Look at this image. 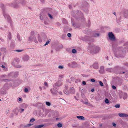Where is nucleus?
<instances>
[{
  "label": "nucleus",
  "instance_id": "59",
  "mask_svg": "<svg viewBox=\"0 0 128 128\" xmlns=\"http://www.w3.org/2000/svg\"><path fill=\"white\" fill-rule=\"evenodd\" d=\"M94 91V89L93 88V89H92L91 90V91L92 92H93Z\"/></svg>",
  "mask_w": 128,
  "mask_h": 128
},
{
  "label": "nucleus",
  "instance_id": "13",
  "mask_svg": "<svg viewBox=\"0 0 128 128\" xmlns=\"http://www.w3.org/2000/svg\"><path fill=\"white\" fill-rule=\"evenodd\" d=\"M100 34L98 33H95L93 34L92 36L94 37H98L99 36Z\"/></svg>",
  "mask_w": 128,
  "mask_h": 128
},
{
  "label": "nucleus",
  "instance_id": "63",
  "mask_svg": "<svg viewBox=\"0 0 128 128\" xmlns=\"http://www.w3.org/2000/svg\"><path fill=\"white\" fill-rule=\"evenodd\" d=\"M126 77H127V78H128V76L127 75V74H126L125 75V76Z\"/></svg>",
  "mask_w": 128,
  "mask_h": 128
},
{
  "label": "nucleus",
  "instance_id": "2",
  "mask_svg": "<svg viewBox=\"0 0 128 128\" xmlns=\"http://www.w3.org/2000/svg\"><path fill=\"white\" fill-rule=\"evenodd\" d=\"M18 3V2L17 1H14L10 3L9 4V6L14 8H18L19 7V6Z\"/></svg>",
  "mask_w": 128,
  "mask_h": 128
},
{
  "label": "nucleus",
  "instance_id": "37",
  "mask_svg": "<svg viewBox=\"0 0 128 128\" xmlns=\"http://www.w3.org/2000/svg\"><path fill=\"white\" fill-rule=\"evenodd\" d=\"M48 16L50 17V18H51L52 19L53 18L52 16L50 14H48Z\"/></svg>",
  "mask_w": 128,
  "mask_h": 128
},
{
  "label": "nucleus",
  "instance_id": "36",
  "mask_svg": "<svg viewBox=\"0 0 128 128\" xmlns=\"http://www.w3.org/2000/svg\"><path fill=\"white\" fill-rule=\"evenodd\" d=\"M58 68L59 69H62L64 68V67L62 66H58Z\"/></svg>",
  "mask_w": 128,
  "mask_h": 128
},
{
  "label": "nucleus",
  "instance_id": "28",
  "mask_svg": "<svg viewBox=\"0 0 128 128\" xmlns=\"http://www.w3.org/2000/svg\"><path fill=\"white\" fill-rule=\"evenodd\" d=\"M46 104L48 106H50L51 105V104L50 102H46Z\"/></svg>",
  "mask_w": 128,
  "mask_h": 128
},
{
  "label": "nucleus",
  "instance_id": "19",
  "mask_svg": "<svg viewBox=\"0 0 128 128\" xmlns=\"http://www.w3.org/2000/svg\"><path fill=\"white\" fill-rule=\"evenodd\" d=\"M106 70L110 72H111L112 71H113V69L112 68H108L106 69Z\"/></svg>",
  "mask_w": 128,
  "mask_h": 128
},
{
  "label": "nucleus",
  "instance_id": "6",
  "mask_svg": "<svg viewBox=\"0 0 128 128\" xmlns=\"http://www.w3.org/2000/svg\"><path fill=\"white\" fill-rule=\"evenodd\" d=\"M2 13L6 19H7L8 21L10 20V16L6 11H4Z\"/></svg>",
  "mask_w": 128,
  "mask_h": 128
},
{
  "label": "nucleus",
  "instance_id": "24",
  "mask_svg": "<svg viewBox=\"0 0 128 128\" xmlns=\"http://www.w3.org/2000/svg\"><path fill=\"white\" fill-rule=\"evenodd\" d=\"M6 50V47H2L1 48V51L2 52H4Z\"/></svg>",
  "mask_w": 128,
  "mask_h": 128
},
{
  "label": "nucleus",
  "instance_id": "18",
  "mask_svg": "<svg viewBox=\"0 0 128 128\" xmlns=\"http://www.w3.org/2000/svg\"><path fill=\"white\" fill-rule=\"evenodd\" d=\"M76 117L78 118L80 120H83L84 118V117L82 116H76Z\"/></svg>",
  "mask_w": 128,
  "mask_h": 128
},
{
  "label": "nucleus",
  "instance_id": "52",
  "mask_svg": "<svg viewBox=\"0 0 128 128\" xmlns=\"http://www.w3.org/2000/svg\"><path fill=\"white\" fill-rule=\"evenodd\" d=\"M58 93L60 95H62V93L61 92H59Z\"/></svg>",
  "mask_w": 128,
  "mask_h": 128
},
{
  "label": "nucleus",
  "instance_id": "27",
  "mask_svg": "<svg viewBox=\"0 0 128 128\" xmlns=\"http://www.w3.org/2000/svg\"><path fill=\"white\" fill-rule=\"evenodd\" d=\"M17 38L18 40L19 41H20L21 40L20 38V36L18 35H17Z\"/></svg>",
  "mask_w": 128,
  "mask_h": 128
},
{
  "label": "nucleus",
  "instance_id": "7",
  "mask_svg": "<svg viewBox=\"0 0 128 128\" xmlns=\"http://www.w3.org/2000/svg\"><path fill=\"white\" fill-rule=\"evenodd\" d=\"M62 85V82L60 80H58L55 84L54 85V87H59Z\"/></svg>",
  "mask_w": 128,
  "mask_h": 128
},
{
  "label": "nucleus",
  "instance_id": "23",
  "mask_svg": "<svg viewBox=\"0 0 128 128\" xmlns=\"http://www.w3.org/2000/svg\"><path fill=\"white\" fill-rule=\"evenodd\" d=\"M8 37L9 40H10L12 38L11 34L10 32H9L8 33Z\"/></svg>",
  "mask_w": 128,
  "mask_h": 128
},
{
  "label": "nucleus",
  "instance_id": "58",
  "mask_svg": "<svg viewBox=\"0 0 128 128\" xmlns=\"http://www.w3.org/2000/svg\"><path fill=\"white\" fill-rule=\"evenodd\" d=\"M2 68H5V66H4V65H2Z\"/></svg>",
  "mask_w": 128,
  "mask_h": 128
},
{
  "label": "nucleus",
  "instance_id": "51",
  "mask_svg": "<svg viewBox=\"0 0 128 128\" xmlns=\"http://www.w3.org/2000/svg\"><path fill=\"white\" fill-rule=\"evenodd\" d=\"M63 22L64 23H66V21L65 19H63Z\"/></svg>",
  "mask_w": 128,
  "mask_h": 128
},
{
  "label": "nucleus",
  "instance_id": "44",
  "mask_svg": "<svg viewBox=\"0 0 128 128\" xmlns=\"http://www.w3.org/2000/svg\"><path fill=\"white\" fill-rule=\"evenodd\" d=\"M112 88L113 89H114V90H115L116 89V87L115 86H114V85L112 86Z\"/></svg>",
  "mask_w": 128,
  "mask_h": 128
},
{
  "label": "nucleus",
  "instance_id": "25",
  "mask_svg": "<svg viewBox=\"0 0 128 128\" xmlns=\"http://www.w3.org/2000/svg\"><path fill=\"white\" fill-rule=\"evenodd\" d=\"M77 51L75 49H73L72 50V52L73 54H75L76 53Z\"/></svg>",
  "mask_w": 128,
  "mask_h": 128
},
{
  "label": "nucleus",
  "instance_id": "54",
  "mask_svg": "<svg viewBox=\"0 0 128 128\" xmlns=\"http://www.w3.org/2000/svg\"><path fill=\"white\" fill-rule=\"evenodd\" d=\"M57 24L58 26H60V23L58 22L57 23Z\"/></svg>",
  "mask_w": 128,
  "mask_h": 128
},
{
  "label": "nucleus",
  "instance_id": "47",
  "mask_svg": "<svg viewBox=\"0 0 128 128\" xmlns=\"http://www.w3.org/2000/svg\"><path fill=\"white\" fill-rule=\"evenodd\" d=\"M82 84L83 85H86V82L84 81H83L82 82Z\"/></svg>",
  "mask_w": 128,
  "mask_h": 128
},
{
  "label": "nucleus",
  "instance_id": "17",
  "mask_svg": "<svg viewBox=\"0 0 128 128\" xmlns=\"http://www.w3.org/2000/svg\"><path fill=\"white\" fill-rule=\"evenodd\" d=\"M122 95L123 96V98L125 100L127 98V94L125 93H123L122 94Z\"/></svg>",
  "mask_w": 128,
  "mask_h": 128
},
{
  "label": "nucleus",
  "instance_id": "21",
  "mask_svg": "<svg viewBox=\"0 0 128 128\" xmlns=\"http://www.w3.org/2000/svg\"><path fill=\"white\" fill-rule=\"evenodd\" d=\"M38 41L40 42H42V38L40 37V36L39 35V34H38Z\"/></svg>",
  "mask_w": 128,
  "mask_h": 128
},
{
  "label": "nucleus",
  "instance_id": "53",
  "mask_svg": "<svg viewBox=\"0 0 128 128\" xmlns=\"http://www.w3.org/2000/svg\"><path fill=\"white\" fill-rule=\"evenodd\" d=\"M32 125V124H29L27 125V126L28 127H29Z\"/></svg>",
  "mask_w": 128,
  "mask_h": 128
},
{
  "label": "nucleus",
  "instance_id": "9",
  "mask_svg": "<svg viewBox=\"0 0 128 128\" xmlns=\"http://www.w3.org/2000/svg\"><path fill=\"white\" fill-rule=\"evenodd\" d=\"M92 66L95 69H98V62H94L92 64Z\"/></svg>",
  "mask_w": 128,
  "mask_h": 128
},
{
  "label": "nucleus",
  "instance_id": "29",
  "mask_svg": "<svg viewBox=\"0 0 128 128\" xmlns=\"http://www.w3.org/2000/svg\"><path fill=\"white\" fill-rule=\"evenodd\" d=\"M114 106L116 108H118L120 107V104H116Z\"/></svg>",
  "mask_w": 128,
  "mask_h": 128
},
{
  "label": "nucleus",
  "instance_id": "41",
  "mask_svg": "<svg viewBox=\"0 0 128 128\" xmlns=\"http://www.w3.org/2000/svg\"><path fill=\"white\" fill-rule=\"evenodd\" d=\"M67 36L68 37H70L71 36V34L70 33H68L67 34Z\"/></svg>",
  "mask_w": 128,
  "mask_h": 128
},
{
  "label": "nucleus",
  "instance_id": "30",
  "mask_svg": "<svg viewBox=\"0 0 128 128\" xmlns=\"http://www.w3.org/2000/svg\"><path fill=\"white\" fill-rule=\"evenodd\" d=\"M99 82L100 84V85L101 86H104V84L101 81H99Z\"/></svg>",
  "mask_w": 128,
  "mask_h": 128
},
{
  "label": "nucleus",
  "instance_id": "60",
  "mask_svg": "<svg viewBox=\"0 0 128 128\" xmlns=\"http://www.w3.org/2000/svg\"><path fill=\"white\" fill-rule=\"evenodd\" d=\"M113 14L115 16H116V13L115 12H114L113 13Z\"/></svg>",
  "mask_w": 128,
  "mask_h": 128
},
{
  "label": "nucleus",
  "instance_id": "31",
  "mask_svg": "<svg viewBox=\"0 0 128 128\" xmlns=\"http://www.w3.org/2000/svg\"><path fill=\"white\" fill-rule=\"evenodd\" d=\"M24 50H16L15 51L16 52H22Z\"/></svg>",
  "mask_w": 128,
  "mask_h": 128
},
{
  "label": "nucleus",
  "instance_id": "57",
  "mask_svg": "<svg viewBox=\"0 0 128 128\" xmlns=\"http://www.w3.org/2000/svg\"><path fill=\"white\" fill-rule=\"evenodd\" d=\"M18 100L20 101H21L22 100V99L21 98H19V99H18Z\"/></svg>",
  "mask_w": 128,
  "mask_h": 128
},
{
  "label": "nucleus",
  "instance_id": "40",
  "mask_svg": "<svg viewBox=\"0 0 128 128\" xmlns=\"http://www.w3.org/2000/svg\"><path fill=\"white\" fill-rule=\"evenodd\" d=\"M82 102L83 103L86 104H87L88 103V100H87L85 102Z\"/></svg>",
  "mask_w": 128,
  "mask_h": 128
},
{
  "label": "nucleus",
  "instance_id": "4",
  "mask_svg": "<svg viewBox=\"0 0 128 128\" xmlns=\"http://www.w3.org/2000/svg\"><path fill=\"white\" fill-rule=\"evenodd\" d=\"M100 48L98 46H96L94 48L93 50L92 51V53L96 54L98 53L100 50Z\"/></svg>",
  "mask_w": 128,
  "mask_h": 128
},
{
  "label": "nucleus",
  "instance_id": "32",
  "mask_svg": "<svg viewBox=\"0 0 128 128\" xmlns=\"http://www.w3.org/2000/svg\"><path fill=\"white\" fill-rule=\"evenodd\" d=\"M44 84L45 86H46L47 87H48V83L46 82H45L44 83Z\"/></svg>",
  "mask_w": 128,
  "mask_h": 128
},
{
  "label": "nucleus",
  "instance_id": "16",
  "mask_svg": "<svg viewBox=\"0 0 128 128\" xmlns=\"http://www.w3.org/2000/svg\"><path fill=\"white\" fill-rule=\"evenodd\" d=\"M44 126V125L43 124H40L37 125L35 126V128H41L43 127Z\"/></svg>",
  "mask_w": 128,
  "mask_h": 128
},
{
  "label": "nucleus",
  "instance_id": "38",
  "mask_svg": "<svg viewBox=\"0 0 128 128\" xmlns=\"http://www.w3.org/2000/svg\"><path fill=\"white\" fill-rule=\"evenodd\" d=\"M28 88H26L24 89V91L25 92H28Z\"/></svg>",
  "mask_w": 128,
  "mask_h": 128
},
{
  "label": "nucleus",
  "instance_id": "48",
  "mask_svg": "<svg viewBox=\"0 0 128 128\" xmlns=\"http://www.w3.org/2000/svg\"><path fill=\"white\" fill-rule=\"evenodd\" d=\"M66 36V35H62V38H64Z\"/></svg>",
  "mask_w": 128,
  "mask_h": 128
},
{
  "label": "nucleus",
  "instance_id": "33",
  "mask_svg": "<svg viewBox=\"0 0 128 128\" xmlns=\"http://www.w3.org/2000/svg\"><path fill=\"white\" fill-rule=\"evenodd\" d=\"M57 126L58 127H61L62 126V124L60 123H58L57 124Z\"/></svg>",
  "mask_w": 128,
  "mask_h": 128
},
{
  "label": "nucleus",
  "instance_id": "43",
  "mask_svg": "<svg viewBox=\"0 0 128 128\" xmlns=\"http://www.w3.org/2000/svg\"><path fill=\"white\" fill-rule=\"evenodd\" d=\"M59 47L60 48L62 49L63 48V46L62 44H61L59 46Z\"/></svg>",
  "mask_w": 128,
  "mask_h": 128
},
{
  "label": "nucleus",
  "instance_id": "46",
  "mask_svg": "<svg viewBox=\"0 0 128 128\" xmlns=\"http://www.w3.org/2000/svg\"><path fill=\"white\" fill-rule=\"evenodd\" d=\"M95 80L94 78H92L91 79V81L92 82H95Z\"/></svg>",
  "mask_w": 128,
  "mask_h": 128
},
{
  "label": "nucleus",
  "instance_id": "64",
  "mask_svg": "<svg viewBox=\"0 0 128 128\" xmlns=\"http://www.w3.org/2000/svg\"><path fill=\"white\" fill-rule=\"evenodd\" d=\"M68 66H70L71 65V64L70 63L68 64Z\"/></svg>",
  "mask_w": 128,
  "mask_h": 128
},
{
  "label": "nucleus",
  "instance_id": "49",
  "mask_svg": "<svg viewBox=\"0 0 128 128\" xmlns=\"http://www.w3.org/2000/svg\"><path fill=\"white\" fill-rule=\"evenodd\" d=\"M16 67H17V68H20L21 67V66H20V65H17V66H16Z\"/></svg>",
  "mask_w": 128,
  "mask_h": 128
},
{
  "label": "nucleus",
  "instance_id": "50",
  "mask_svg": "<svg viewBox=\"0 0 128 128\" xmlns=\"http://www.w3.org/2000/svg\"><path fill=\"white\" fill-rule=\"evenodd\" d=\"M0 40L2 42H4V40L2 38H0Z\"/></svg>",
  "mask_w": 128,
  "mask_h": 128
},
{
  "label": "nucleus",
  "instance_id": "56",
  "mask_svg": "<svg viewBox=\"0 0 128 128\" xmlns=\"http://www.w3.org/2000/svg\"><path fill=\"white\" fill-rule=\"evenodd\" d=\"M9 111V110H6V114H8V112Z\"/></svg>",
  "mask_w": 128,
  "mask_h": 128
},
{
  "label": "nucleus",
  "instance_id": "10",
  "mask_svg": "<svg viewBox=\"0 0 128 128\" xmlns=\"http://www.w3.org/2000/svg\"><path fill=\"white\" fill-rule=\"evenodd\" d=\"M118 115L121 117H127L128 116V115L122 113H119Z\"/></svg>",
  "mask_w": 128,
  "mask_h": 128
},
{
  "label": "nucleus",
  "instance_id": "42",
  "mask_svg": "<svg viewBox=\"0 0 128 128\" xmlns=\"http://www.w3.org/2000/svg\"><path fill=\"white\" fill-rule=\"evenodd\" d=\"M20 110H21V111L20 112L21 113L22 112L24 111V109L22 108H20Z\"/></svg>",
  "mask_w": 128,
  "mask_h": 128
},
{
  "label": "nucleus",
  "instance_id": "62",
  "mask_svg": "<svg viewBox=\"0 0 128 128\" xmlns=\"http://www.w3.org/2000/svg\"><path fill=\"white\" fill-rule=\"evenodd\" d=\"M76 95L77 96H78L79 95V94L78 93H76Z\"/></svg>",
  "mask_w": 128,
  "mask_h": 128
},
{
  "label": "nucleus",
  "instance_id": "22",
  "mask_svg": "<svg viewBox=\"0 0 128 128\" xmlns=\"http://www.w3.org/2000/svg\"><path fill=\"white\" fill-rule=\"evenodd\" d=\"M124 17L126 18H128V11L126 12L124 14Z\"/></svg>",
  "mask_w": 128,
  "mask_h": 128
},
{
  "label": "nucleus",
  "instance_id": "45",
  "mask_svg": "<svg viewBox=\"0 0 128 128\" xmlns=\"http://www.w3.org/2000/svg\"><path fill=\"white\" fill-rule=\"evenodd\" d=\"M59 76L61 78H63L64 77V75H60Z\"/></svg>",
  "mask_w": 128,
  "mask_h": 128
},
{
  "label": "nucleus",
  "instance_id": "20",
  "mask_svg": "<svg viewBox=\"0 0 128 128\" xmlns=\"http://www.w3.org/2000/svg\"><path fill=\"white\" fill-rule=\"evenodd\" d=\"M20 2H19V3L21 2L23 5H24L26 3V2L25 0H21Z\"/></svg>",
  "mask_w": 128,
  "mask_h": 128
},
{
  "label": "nucleus",
  "instance_id": "12",
  "mask_svg": "<svg viewBox=\"0 0 128 128\" xmlns=\"http://www.w3.org/2000/svg\"><path fill=\"white\" fill-rule=\"evenodd\" d=\"M0 6L3 12L4 11H5V6L4 4L2 3L1 4H0Z\"/></svg>",
  "mask_w": 128,
  "mask_h": 128
},
{
  "label": "nucleus",
  "instance_id": "35",
  "mask_svg": "<svg viewBox=\"0 0 128 128\" xmlns=\"http://www.w3.org/2000/svg\"><path fill=\"white\" fill-rule=\"evenodd\" d=\"M35 121V119L34 118H32L30 119V122H34Z\"/></svg>",
  "mask_w": 128,
  "mask_h": 128
},
{
  "label": "nucleus",
  "instance_id": "34",
  "mask_svg": "<svg viewBox=\"0 0 128 128\" xmlns=\"http://www.w3.org/2000/svg\"><path fill=\"white\" fill-rule=\"evenodd\" d=\"M105 102L106 104H108L109 102V101L108 99L106 98L105 100Z\"/></svg>",
  "mask_w": 128,
  "mask_h": 128
},
{
  "label": "nucleus",
  "instance_id": "26",
  "mask_svg": "<svg viewBox=\"0 0 128 128\" xmlns=\"http://www.w3.org/2000/svg\"><path fill=\"white\" fill-rule=\"evenodd\" d=\"M50 40H48L46 42V43L44 44V46H46L48 45L49 43L50 42Z\"/></svg>",
  "mask_w": 128,
  "mask_h": 128
},
{
  "label": "nucleus",
  "instance_id": "61",
  "mask_svg": "<svg viewBox=\"0 0 128 128\" xmlns=\"http://www.w3.org/2000/svg\"><path fill=\"white\" fill-rule=\"evenodd\" d=\"M15 114L16 115H17L18 114V113L17 112H15Z\"/></svg>",
  "mask_w": 128,
  "mask_h": 128
},
{
  "label": "nucleus",
  "instance_id": "11",
  "mask_svg": "<svg viewBox=\"0 0 128 128\" xmlns=\"http://www.w3.org/2000/svg\"><path fill=\"white\" fill-rule=\"evenodd\" d=\"M64 92L65 94H69L71 92H72L73 93H74L75 92L74 91L73 92H72V91H71V92H70L69 91H68L67 90H64Z\"/></svg>",
  "mask_w": 128,
  "mask_h": 128
},
{
  "label": "nucleus",
  "instance_id": "5",
  "mask_svg": "<svg viewBox=\"0 0 128 128\" xmlns=\"http://www.w3.org/2000/svg\"><path fill=\"white\" fill-rule=\"evenodd\" d=\"M108 36L110 39L112 40H115V37L112 32H110L108 34Z\"/></svg>",
  "mask_w": 128,
  "mask_h": 128
},
{
  "label": "nucleus",
  "instance_id": "3",
  "mask_svg": "<svg viewBox=\"0 0 128 128\" xmlns=\"http://www.w3.org/2000/svg\"><path fill=\"white\" fill-rule=\"evenodd\" d=\"M58 87H54V85L53 86V88L50 89V91L51 93L53 95L56 94L58 92Z\"/></svg>",
  "mask_w": 128,
  "mask_h": 128
},
{
  "label": "nucleus",
  "instance_id": "39",
  "mask_svg": "<svg viewBox=\"0 0 128 128\" xmlns=\"http://www.w3.org/2000/svg\"><path fill=\"white\" fill-rule=\"evenodd\" d=\"M112 125L114 127H115L116 126V124L114 123H112Z\"/></svg>",
  "mask_w": 128,
  "mask_h": 128
},
{
  "label": "nucleus",
  "instance_id": "1",
  "mask_svg": "<svg viewBox=\"0 0 128 128\" xmlns=\"http://www.w3.org/2000/svg\"><path fill=\"white\" fill-rule=\"evenodd\" d=\"M38 36L37 32L34 31H32L30 32V36L28 38V40L30 42L33 41L36 43H38V41L36 39Z\"/></svg>",
  "mask_w": 128,
  "mask_h": 128
},
{
  "label": "nucleus",
  "instance_id": "8",
  "mask_svg": "<svg viewBox=\"0 0 128 128\" xmlns=\"http://www.w3.org/2000/svg\"><path fill=\"white\" fill-rule=\"evenodd\" d=\"M126 51L125 50L122 51V52H121V54H120L119 55L118 54H115V55L116 57L118 58L120 57H122L124 56V54L126 52Z\"/></svg>",
  "mask_w": 128,
  "mask_h": 128
},
{
  "label": "nucleus",
  "instance_id": "55",
  "mask_svg": "<svg viewBox=\"0 0 128 128\" xmlns=\"http://www.w3.org/2000/svg\"><path fill=\"white\" fill-rule=\"evenodd\" d=\"M120 21L119 20H116V22L118 23H120Z\"/></svg>",
  "mask_w": 128,
  "mask_h": 128
},
{
  "label": "nucleus",
  "instance_id": "14",
  "mask_svg": "<svg viewBox=\"0 0 128 128\" xmlns=\"http://www.w3.org/2000/svg\"><path fill=\"white\" fill-rule=\"evenodd\" d=\"M29 57L27 55H25L24 56L23 59L24 60V61H27L29 59Z\"/></svg>",
  "mask_w": 128,
  "mask_h": 128
},
{
  "label": "nucleus",
  "instance_id": "15",
  "mask_svg": "<svg viewBox=\"0 0 128 128\" xmlns=\"http://www.w3.org/2000/svg\"><path fill=\"white\" fill-rule=\"evenodd\" d=\"M100 70L99 71L100 73H102L104 70V67L103 66H102L100 67Z\"/></svg>",
  "mask_w": 128,
  "mask_h": 128
}]
</instances>
